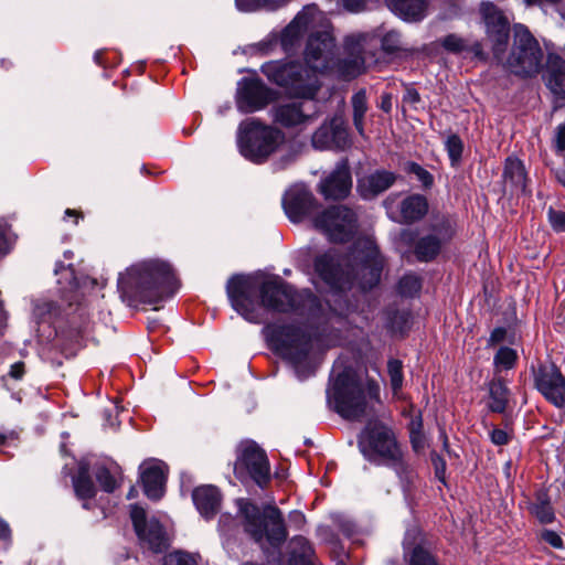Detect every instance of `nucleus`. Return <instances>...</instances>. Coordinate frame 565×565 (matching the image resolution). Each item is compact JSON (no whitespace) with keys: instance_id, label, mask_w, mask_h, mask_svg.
Segmentation results:
<instances>
[{"instance_id":"b1692460","label":"nucleus","mask_w":565,"mask_h":565,"mask_svg":"<svg viewBox=\"0 0 565 565\" xmlns=\"http://www.w3.org/2000/svg\"><path fill=\"white\" fill-rule=\"evenodd\" d=\"M396 179L394 172L379 169L359 179L356 190L363 200H373L388 190Z\"/></svg>"},{"instance_id":"dca6fc26","label":"nucleus","mask_w":565,"mask_h":565,"mask_svg":"<svg viewBox=\"0 0 565 565\" xmlns=\"http://www.w3.org/2000/svg\"><path fill=\"white\" fill-rule=\"evenodd\" d=\"M352 189V174L349 160L341 159L334 169L319 182L318 190L326 200H343Z\"/></svg>"},{"instance_id":"0e129e2a","label":"nucleus","mask_w":565,"mask_h":565,"mask_svg":"<svg viewBox=\"0 0 565 565\" xmlns=\"http://www.w3.org/2000/svg\"><path fill=\"white\" fill-rule=\"evenodd\" d=\"M554 147L557 152L565 151V122L557 126L554 137Z\"/></svg>"},{"instance_id":"bb28decb","label":"nucleus","mask_w":565,"mask_h":565,"mask_svg":"<svg viewBox=\"0 0 565 565\" xmlns=\"http://www.w3.org/2000/svg\"><path fill=\"white\" fill-rule=\"evenodd\" d=\"M546 85L558 98L565 99V56L550 53L546 60Z\"/></svg>"},{"instance_id":"680f3d73","label":"nucleus","mask_w":565,"mask_h":565,"mask_svg":"<svg viewBox=\"0 0 565 565\" xmlns=\"http://www.w3.org/2000/svg\"><path fill=\"white\" fill-rule=\"evenodd\" d=\"M288 0H249V10L254 8H265L275 10L284 6Z\"/></svg>"},{"instance_id":"9b49d317","label":"nucleus","mask_w":565,"mask_h":565,"mask_svg":"<svg viewBox=\"0 0 565 565\" xmlns=\"http://www.w3.org/2000/svg\"><path fill=\"white\" fill-rule=\"evenodd\" d=\"M335 40L329 31H320L309 36L306 51V65L319 72L332 68Z\"/></svg>"},{"instance_id":"09e8293b","label":"nucleus","mask_w":565,"mask_h":565,"mask_svg":"<svg viewBox=\"0 0 565 565\" xmlns=\"http://www.w3.org/2000/svg\"><path fill=\"white\" fill-rule=\"evenodd\" d=\"M161 565H198V563L191 554L173 552L162 558Z\"/></svg>"},{"instance_id":"5701e85b","label":"nucleus","mask_w":565,"mask_h":565,"mask_svg":"<svg viewBox=\"0 0 565 565\" xmlns=\"http://www.w3.org/2000/svg\"><path fill=\"white\" fill-rule=\"evenodd\" d=\"M140 477L145 494L159 500L164 492L166 465L160 460H148L140 466Z\"/></svg>"},{"instance_id":"37998d69","label":"nucleus","mask_w":565,"mask_h":565,"mask_svg":"<svg viewBox=\"0 0 565 565\" xmlns=\"http://www.w3.org/2000/svg\"><path fill=\"white\" fill-rule=\"evenodd\" d=\"M290 557L315 558V550L311 543L301 535L292 537Z\"/></svg>"},{"instance_id":"39448f33","label":"nucleus","mask_w":565,"mask_h":565,"mask_svg":"<svg viewBox=\"0 0 565 565\" xmlns=\"http://www.w3.org/2000/svg\"><path fill=\"white\" fill-rule=\"evenodd\" d=\"M380 388L375 381L366 385L352 369L340 372L328 391V401L334 403V411L349 420H360L367 414V398L379 401Z\"/></svg>"},{"instance_id":"6ab92c4d","label":"nucleus","mask_w":565,"mask_h":565,"mask_svg":"<svg viewBox=\"0 0 565 565\" xmlns=\"http://www.w3.org/2000/svg\"><path fill=\"white\" fill-rule=\"evenodd\" d=\"M318 201L305 185L290 188L282 198V207L290 221L297 223L310 216L318 209Z\"/></svg>"},{"instance_id":"e2e57ef3","label":"nucleus","mask_w":565,"mask_h":565,"mask_svg":"<svg viewBox=\"0 0 565 565\" xmlns=\"http://www.w3.org/2000/svg\"><path fill=\"white\" fill-rule=\"evenodd\" d=\"M11 241L8 236V226L0 221V255H6L10 249Z\"/></svg>"},{"instance_id":"f8f14e48","label":"nucleus","mask_w":565,"mask_h":565,"mask_svg":"<svg viewBox=\"0 0 565 565\" xmlns=\"http://www.w3.org/2000/svg\"><path fill=\"white\" fill-rule=\"evenodd\" d=\"M319 114L318 103L310 99L279 105L275 108L274 117L275 121L285 128L303 129L312 124Z\"/></svg>"},{"instance_id":"69168bd1","label":"nucleus","mask_w":565,"mask_h":565,"mask_svg":"<svg viewBox=\"0 0 565 565\" xmlns=\"http://www.w3.org/2000/svg\"><path fill=\"white\" fill-rule=\"evenodd\" d=\"M343 7L350 12H362L365 10L366 0H342Z\"/></svg>"},{"instance_id":"58836bf2","label":"nucleus","mask_w":565,"mask_h":565,"mask_svg":"<svg viewBox=\"0 0 565 565\" xmlns=\"http://www.w3.org/2000/svg\"><path fill=\"white\" fill-rule=\"evenodd\" d=\"M249 111L259 109L269 102V94L259 86L256 74L249 71Z\"/></svg>"},{"instance_id":"7c9ffc66","label":"nucleus","mask_w":565,"mask_h":565,"mask_svg":"<svg viewBox=\"0 0 565 565\" xmlns=\"http://www.w3.org/2000/svg\"><path fill=\"white\" fill-rule=\"evenodd\" d=\"M388 8L408 22L422 21L427 11L426 0H387Z\"/></svg>"},{"instance_id":"ddd939ff","label":"nucleus","mask_w":565,"mask_h":565,"mask_svg":"<svg viewBox=\"0 0 565 565\" xmlns=\"http://www.w3.org/2000/svg\"><path fill=\"white\" fill-rule=\"evenodd\" d=\"M238 503V515L233 516L230 513H223L218 520V531L223 537V547L230 557L238 559L244 555V547L237 542L236 535L239 532V527L247 529V502L244 499H239Z\"/></svg>"},{"instance_id":"774afa93","label":"nucleus","mask_w":565,"mask_h":565,"mask_svg":"<svg viewBox=\"0 0 565 565\" xmlns=\"http://www.w3.org/2000/svg\"><path fill=\"white\" fill-rule=\"evenodd\" d=\"M24 374V363L23 362H17L11 366L10 370V376L20 380Z\"/></svg>"},{"instance_id":"72a5a7b5","label":"nucleus","mask_w":565,"mask_h":565,"mask_svg":"<svg viewBox=\"0 0 565 565\" xmlns=\"http://www.w3.org/2000/svg\"><path fill=\"white\" fill-rule=\"evenodd\" d=\"M405 565H441L437 555L422 544L404 550Z\"/></svg>"},{"instance_id":"c03bdc74","label":"nucleus","mask_w":565,"mask_h":565,"mask_svg":"<svg viewBox=\"0 0 565 565\" xmlns=\"http://www.w3.org/2000/svg\"><path fill=\"white\" fill-rule=\"evenodd\" d=\"M409 312L395 310L390 313L387 326L393 333L404 334L409 328Z\"/></svg>"},{"instance_id":"0eeeda50","label":"nucleus","mask_w":565,"mask_h":565,"mask_svg":"<svg viewBox=\"0 0 565 565\" xmlns=\"http://www.w3.org/2000/svg\"><path fill=\"white\" fill-rule=\"evenodd\" d=\"M262 71L270 82L298 98L313 99L321 86L315 70L300 62L271 61Z\"/></svg>"},{"instance_id":"4468645a","label":"nucleus","mask_w":565,"mask_h":565,"mask_svg":"<svg viewBox=\"0 0 565 565\" xmlns=\"http://www.w3.org/2000/svg\"><path fill=\"white\" fill-rule=\"evenodd\" d=\"M279 140L278 130L249 118V161L262 163L276 150Z\"/></svg>"},{"instance_id":"8fccbe9b","label":"nucleus","mask_w":565,"mask_h":565,"mask_svg":"<svg viewBox=\"0 0 565 565\" xmlns=\"http://www.w3.org/2000/svg\"><path fill=\"white\" fill-rule=\"evenodd\" d=\"M515 361H516V352L509 347L500 348L494 355V364L501 365L507 370L513 367V365L515 364Z\"/></svg>"},{"instance_id":"aec40b11","label":"nucleus","mask_w":565,"mask_h":565,"mask_svg":"<svg viewBox=\"0 0 565 565\" xmlns=\"http://www.w3.org/2000/svg\"><path fill=\"white\" fill-rule=\"evenodd\" d=\"M275 476L277 475L271 472L266 450L249 439V481L259 488L262 498H265L266 493H271L269 488Z\"/></svg>"},{"instance_id":"f03ea898","label":"nucleus","mask_w":565,"mask_h":565,"mask_svg":"<svg viewBox=\"0 0 565 565\" xmlns=\"http://www.w3.org/2000/svg\"><path fill=\"white\" fill-rule=\"evenodd\" d=\"M355 249L358 252L356 258L360 260L355 275H352V271L348 268L345 257L337 249H329L317 255L313 259L317 284H321L328 292L339 298L335 300L337 305L334 307L328 301L326 310L329 309V305L332 309H338V312L332 311L330 315V322L333 318L343 316L348 308L347 301L342 299L343 292L351 289L354 284L362 290H369L380 282L384 258L377 245L372 239L366 238L359 241Z\"/></svg>"},{"instance_id":"6e6552de","label":"nucleus","mask_w":565,"mask_h":565,"mask_svg":"<svg viewBox=\"0 0 565 565\" xmlns=\"http://www.w3.org/2000/svg\"><path fill=\"white\" fill-rule=\"evenodd\" d=\"M543 57V51L533 35L525 29L518 30L505 66L514 75L532 77L542 70Z\"/></svg>"},{"instance_id":"c85d7f7f","label":"nucleus","mask_w":565,"mask_h":565,"mask_svg":"<svg viewBox=\"0 0 565 565\" xmlns=\"http://www.w3.org/2000/svg\"><path fill=\"white\" fill-rule=\"evenodd\" d=\"M441 47L452 54H468L479 60H486V54L480 41H470L456 33H450L440 40Z\"/></svg>"},{"instance_id":"7ed1b4c3","label":"nucleus","mask_w":565,"mask_h":565,"mask_svg":"<svg viewBox=\"0 0 565 565\" xmlns=\"http://www.w3.org/2000/svg\"><path fill=\"white\" fill-rule=\"evenodd\" d=\"M118 291L128 306L154 303L172 296L178 280L171 266L159 259L136 263L118 277Z\"/></svg>"},{"instance_id":"de8ad7c7","label":"nucleus","mask_w":565,"mask_h":565,"mask_svg":"<svg viewBox=\"0 0 565 565\" xmlns=\"http://www.w3.org/2000/svg\"><path fill=\"white\" fill-rule=\"evenodd\" d=\"M431 231L440 235L444 239H449L454 235V221L445 215L437 217L431 224Z\"/></svg>"},{"instance_id":"3c124183","label":"nucleus","mask_w":565,"mask_h":565,"mask_svg":"<svg viewBox=\"0 0 565 565\" xmlns=\"http://www.w3.org/2000/svg\"><path fill=\"white\" fill-rule=\"evenodd\" d=\"M445 145L451 163L455 164L461 158L463 149L462 141L458 135L454 134L447 137Z\"/></svg>"},{"instance_id":"cd10ccee","label":"nucleus","mask_w":565,"mask_h":565,"mask_svg":"<svg viewBox=\"0 0 565 565\" xmlns=\"http://www.w3.org/2000/svg\"><path fill=\"white\" fill-rule=\"evenodd\" d=\"M429 204L425 195L413 193L399 203V222L413 224L423 220L428 213Z\"/></svg>"},{"instance_id":"2eb2a0df","label":"nucleus","mask_w":565,"mask_h":565,"mask_svg":"<svg viewBox=\"0 0 565 565\" xmlns=\"http://www.w3.org/2000/svg\"><path fill=\"white\" fill-rule=\"evenodd\" d=\"M130 518L139 540L147 544V546L154 551L160 552L166 546V533L156 519H147L143 508L134 504L130 509Z\"/></svg>"},{"instance_id":"f257e3e1","label":"nucleus","mask_w":565,"mask_h":565,"mask_svg":"<svg viewBox=\"0 0 565 565\" xmlns=\"http://www.w3.org/2000/svg\"><path fill=\"white\" fill-rule=\"evenodd\" d=\"M263 303L277 312H290L305 320V328L292 324L274 323L268 326L269 341L285 358L295 363L305 361L313 348V342L327 331L330 315L338 309H329L309 289L297 290L290 284L275 279L262 286Z\"/></svg>"},{"instance_id":"20e7f679","label":"nucleus","mask_w":565,"mask_h":565,"mask_svg":"<svg viewBox=\"0 0 565 565\" xmlns=\"http://www.w3.org/2000/svg\"><path fill=\"white\" fill-rule=\"evenodd\" d=\"M358 448L367 462L392 469L402 483L411 484L414 481L415 468L391 425L370 420L358 436Z\"/></svg>"},{"instance_id":"423d86ee","label":"nucleus","mask_w":565,"mask_h":565,"mask_svg":"<svg viewBox=\"0 0 565 565\" xmlns=\"http://www.w3.org/2000/svg\"><path fill=\"white\" fill-rule=\"evenodd\" d=\"M262 499L264 502L258 505L254 498H249V537L266 555H271L287 541L288 529L273 493H266Z\"/></svg>"},{"instance_id":"9d476101","label":"nucleus","mask_w":565,"mask_h":565,"mask_svg":"<svg viewBox=\"0 0 565 565\" xmlns=\"http://www.w3.org/2000/svg\"><path fill=\"white\" fill-rule=\"evenodd\" d=\"M480 14L486 26L487 36L492 43L493 55L500 60L507 49L510 36L509 20L503 11L492 2H482Z\"/></svg>"},{"instance_id":"864d4df0","label":"nucleus","mask_w":565,"mask_h":565,"mask_svg":"<svg viewBox=\"0 0 565 565\" xmlns=\"http://www.w3.org/2000/svg\"><path fill=\"white\" fill-rule=\"evenodd\" d=\"M409 441H411L412 449L414 450V452L419 454L425 449L426 438L423 433L422 417L418 418L417 428L411 429Z\"/></svg>"},{"instance_id":"603ef678","label":"nucleus","mask_w":565,"mask_h":565,"mask_svg":"<svg viewBox=\"0 0 565 565\" xmlns=\"http://www.w3.org/2000/svg\"><path fill=\"white\" fill-rule=\"evenodd\" d=\"M95 477L104 491L113 492L116 489V479L106 467H98L95 471Z\"/></svg>"},{"instance_id":"a211bd4d","label":"nucleus","mask_w":565,"mask_h":565,"mask_svg":"<svg viewBox=\"0 0 565 565\" xmlns=\"http://www.w3.org/2000/svg\"><path fill=\"white\" fill-rule=\"evenodd\" d=\"M366 40L365 34L349 35L344 40V50L347 56L333 63L337 73L343 79H352L361 74L364 67L363 44Z\"/></svg>"},{"instance_id":"ea45409f","label":"nucleus","mask_w":565,"mask_h":565,"mask_svg":"<svg viewBox=\"0 0 565 565\" xmlns=\"http://www.w3.org/2000/svg\"><path fill=\"white\" fill-rule=\"evenodd\" d=\"M236 479L243 484H247V441L242 440L236 448V459L233 466Z\"/></svg>"},{"instance_id":"4c0bfd02","label":"nucleus","mask_w":565,"mask_h":565,"mask_svg":"<svg viewBox=\"0 0 565 565\" xmlns=\"http://www.w3.org/2000/svg\"><path fill=\"white\" fill-rule=\"evenodd\" d=\"M353 109V124L362 135L364 131V117L367 111V98L365 89H360L351 98Z\"/></svg>"},{"instance_id":"a19ab883","label":"nucleus","mask_w":565,"mask_h":565,"mask_svg":"<svg viewBox=\"0 0 565 565\" xmlns=\"http://www.w3.org/2000/svg\"><path fill=\"white\" fill-rule=\"evenodd\" d=\"M422 289V280L416 274H405L397 284V292L403 297H414Z\"/></svg>"},{"instance_id":"bf43d9fd","label":"nucleus","mask_w":565,"mask_h":565,"mask_svg":"<svg viewBox=\"0 0 565 565\" xmlns=\"http://www.w3.org/2000/svg\"><path fill=\"white\" fill-rule=\"evenodd\" d=\"M540 537L543 542H545L553 548L563 550L565 547L564 541L561 537V535L553 530L544 529L541 532Z\"/></svg>"},{"instance_id":"338daca9","label":"nucleus","mask_w":565,"mask_h":565,"mask_svg":"<svg viewBox=\"0 0 565 565\" xmlns=\"http://www.w3.org/2000/svg\"><path fill=\"white\" fill-rule=\"evenodd\" d=\"M505 335H507V330L502 327H498L491 332L490 338H489V343L490 344L500 343V342L504 341Z\"/></svg>"},{"instance_id":"052dcab7","label":"nucleus","mask_w":565,"mask_h":565,"mask_svg":"<svg viewBox=\"0 0 565 565\" xmlns=\"http://www.w3.org/2000/svg\"><path fill=\"white\" fill-rule=\"evenodd\" d=\"M430 459H431V463H433V466L435 468L436 477L440 481H444L445 473H446V468H447L445 459L439 454H437L436 451H431Z\"/></svg>"},{"instance_id":"c9c22d12","label":"nucleus","mask_w":565,"mask_h":565,"mask_svg":"<svg viewBox=\"0 0 565 565\" xmlns=\"http://www.w3.org/2000/svg\"><path fill=\"white\" fill-rule=\"evenodd\" d=\"M441 239L436 235H426L415 244V255L420 262H429L434 259L440 252Z\"/></svg>"},{"instance_id":"49530a36","label":"nucleus","mask_w":565,"mask_h":565,"mask_svg":"<svg viewBox=\"0 0 565 565\" xmlns=\"http://www.w3.org/2000/svg\"><path fill=\"white\" fill-rule=\"evenodd\" d=\"M381 46L384 52L394 54L403 50L401 34L397 31H388L381 40Z\"/></svg>"},{"instance_id":"4d7b16f0","label":"nucleus","mask_w":565,"mask_h":565,"mask_svg":"<svg viewBox=\"0 0 565 565\" xmlns=\"http://www.w3.org/2000/svg\"><path fill=\"white\" fill-rule=\"evenodd\" d=\"M489 437L493 445L505 446L511 441V439L513 437V431H512V429L508 430V429H501V428H493L489 433Z\"/></svg>"},{"instance_id":"f704fd0d","label":"nucleus","mask_w":565,"mask_h":565,"mask_svg":"<svg viewBox=\"0 0 565 565\" xmlns=\"http://www.w3.org/2000/svg\"><path fill=\"white\" fill-rule=\"evenodd\" d=\"M73 484L75 493L81 500L86 501L96 494L95 486L88 476V468L86 466L79 467L77 476L73 479ZM83 508L88 509V503L84 502Z\"/></svg>"},{"instance_id":"393cba45","label":"nucleus","mask_w":565,"mask_h":565,"mask_svg":"<svg viewBox=\"0 0 565 565\" xmlns=\"http://www.w3.org/2000/svg\"><path fill=\"white\" fill-rule=\"evenodd\" d=\"M503 192L511 195L530 194L527 173L523 162L515 157H508L503 168Z\"/></svg>"},{"instance_id":"a878e982","label":"nucleus","mask_w":565,"mask_h":565,"mask_svg":"<svg viewBox=\"0 0 565 565\" xmlns=\"http://www.w3.org/2000/svg\"><path fill=\"white\" fill-rule=\"evenodd\" d=\"M192 500L199 513L209 521L218 512L222 495L214 486H201L193 490Z\"/></svg>"},{"instance_id":"4be33fe9","label":"nucleus","mask_w":565,"mask_h":565,"mask_svg":"<svg viewBox=\"0 0 565 565\" xmlns=\"http://www.w3.org/2000/svg\"><path fill=\"white\" fill-rule=\"evenodd\" d=\"M311 143L318 150L344 149L349 146V134L344 125L332 119L330 122L321 125L312 135Z\"/></svg>"},{"instance_id":"79ce46f5","label":"nucleus","mask_w":565,"mask_h":565,"mask_svg":"<svg viewBox=\"0 0 565 565\" xmlns=\"http://www.w3.org/2000/svg\"><path fill=\"white\" fill-rule=\"evenodd\" d=\"M387 372L393 394L397 395L401 392L404 382L402 361L397 359L388 360Z\"/></svg>"},{"instance_id":"e433bc0d","label":"nucleus","mask_w":565,"mask_h":565,"mask_svg":"<svg viewBox=\"0 0 565 565\" xmlns=\"http://www.w3.org/2000/svg\"><path fill=\"white\" fill-rule=\"evenodd\" d=\"M60 315L58 306L50 300H36L33 305V319L38 324L52 326Z\"/></svg>"},{"instance_id":"2f4dec72","label":"nucleus","mask_w":565,"mask_h":565,"mask_svg":"<svg viewBox=\"0 0 565 565\" xmlns=\"http://www.w3.org/2000/svg\"><path fill=\"white\" fill-rule=\"evenodd\" d=\"M527 510L541 524H551L555 521V512L546 490L535 492L534 501L529 502Z\"/></svg>"},{"instance_id":"6e6d98bb","label":"nucleus","mask_w":565,"mask_h":565,"mask_svg":"<svg viewBox=\"0 0 565 565\" xmlns=\"http://www.w3.org/2000/svg\"><path fill=\"white\" fill-rule=\"evenodd\" d=\"M235 100L237 109L245 114L247 111V77L238 81Z\"/></svg>"},{"instance_id":"a18cd8bd","label":"nucleus","mask_w":565,"mask_h":565,"mask_svg":"<svg viewBox=\"0 0 565 565\" xmlns=\"http://www.w3.org/2000/svg\"><path fill=\"white\" fill-rule=\"evenodd\" d=\"M404 170L406 173L415 175L424 189L428 190L434 185V175L420 164L408 161L405 163Z\"/></svg>"},{"instance_id":"5fc2aeb1","label":"nucleus","mask_w":565,"mask_h":565,"mask_svg":"<svg viewBox=\"0 0 565 565\" xmlns=\"http://www.w3.org/2000/svg\"><path fill=\"white\" fill-rule=\"evenodd\" d=\"M547 218L556 233L565 232V209H554L551 206L547 211Z\"/></svg>"},{"instance_id":"c756f323","label":"nucleus","mask_w":565,"mask_h":565,"mask_svg":"<svg viewBox=\"0 0 565 565\" xmlns=\"http://www.w3.org/2000/svg\"><path fill=\"white\" fill-rule=\"evenodd\" d=\"M226 292L232 308L244 319H247V276L233 275L226 285Z\"/></svg>"},{"instance_id":"f3484780","label":"nucleus","mask_w":565,"mask_h":565,"mask_svg":"<svg viewBox=\"0 0 565 565\" xmlns=\"http://www.w3.org/2000/svg\"><path fill=\"white\" fill-rule=\"evenodd\" d=\"M535 385L553 405L565 406V379L554 364L541 365L537 369Z\"/></svg>"},{"instance_id":"473e14b6","label":"nucleus","mask_w":565,"mask_h":565,"mask_svg":"<svg viewBox=\"0 0 565 565\" xmlns=\"http://www.w3.org/2000/svg\"><path fill=\"white\" fill-rule=\"evenodd\" d=\"M489 409L493 413H504L509 401V388L501 379H494L489 383Z\"/></svg>"},{"instance_id":"13d9d810","label":"nucleus","mask_w":565,"mask_h":565,"mask_svg":"<svg viewBox=\"0 0 565 565\" xmlns=\"http://www.w3.org/2000/svg\"><path fill=\"white\" fill-rule=\"evenodd\" d=\"M236 145L241 156L247 158V120H242L238 125Z\"/></svg>"},{"instance_id":"1a4fd4ad","label":"nucleus","mask_w":565,"mask_h":565,"mask_svg":"<svg viewBox=\"0 0 565 565\" xmlns=\"http://www.w3.org/2000/svg\"><path fill=\"white\" fill-rule=\"evenodd\" d=\"M313 226L334 243L349 242L356 232L355 212L344 205H334L313 217Z\"/></svg>"},{"instance_id":"412c9836","label":"nucleus","mask_w":565,"mask_h":565,"mask_svg":"<svg viewBox=\"0 0 565 565\" xmlns=\"http://www.w3.org/2000/svg\"><path fill=\"white\" fill-rule=\"evenodd\" d=\"M317 12L316 6L303 8L294 20L284 29L280 43L286 53H292L300 47L301 41Z\"/></svg>"}]
</instances>
